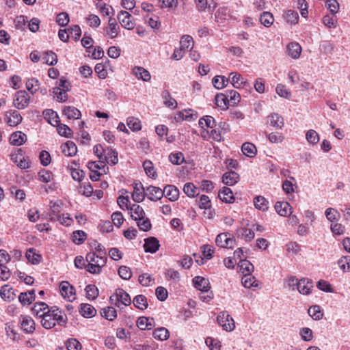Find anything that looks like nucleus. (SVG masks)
Listing matches in <instances>:
<instances>
[{
    "mask_svg": "<svg viewBox=\"0 0 350 350\" xmlns=\"http://www.w3.org/2000/svg\"><path fill=\"white\" fill-rule=\"evenodd\" d=\"M111 303L120 307V304L129 306L131 304V299L129 295L122 288H118L116 293L110 297Z\"/></svg>",
    "mask_w": 350,
    "mask_h": 350,
    "instance_id": "obj_1",
    "label": "nucleus"
},
{
    "mask_svg": "<svg viewBox=\"0 0 350 350\" xmlns=\"http://www.w3.org/2000/svg\"><path fill=\"white\" fill-rule=\"evenodd\" d=\"M217 321L219 325L221 326L223 329L226 331H232L235 327L234 321L233 319L226 311L221 312L218 314L217 317Z\"/></svg>",
    "mask_w": 350,
    "mask_h": 350,
    "instance_id": "obj_2",
    "label": "nucleus"
},
{
    "mask_svg": "<svg viewBox=\"0 0 350 350\" xmlns=\"http://www.w3.org/2000/svg\"><path fill=\"white\" fill-rule=\"evenodd\" d=\"M29 100L30 96L26 91H18L14 98V105L18 109H24L28 106Z\"/></svg>",
    "mask_w": 350,
    "mask_h": 350,
    "instance_id": "obj_3",
    "label": "nucleus"
},
{
    "mask_svg": "<svg viewBox=\"0 0 350 350\" xmlns=\"http://www.w3.org/2000/svg\"><path fill=\"white\" fill-rule=\"evenodd\" d=\"M235 239L231 237L229 233H220L215 239V243L217 246L224 248H232L235 245Z\"/></svg>",
    "mask_w": 350,
    "mask_h": 350,
    "instance_id": "obj_4",
    "label": "nucleus"
},
{
    "mask_svg": "<svg viewBox=\"0 0 350 350\" xmlns=\"http://www.w3.org/2000/svg\"><path fill=\"white\" fill-rule=\"evenodd\" d=\"M59 290L62 297L69 301L75 299V289L68 282H62L59 285Z\"/></svg>",
    "mask_w": 350,
    "mask_h": 350,
    "instance_id": "obj_5",
    "label": "nucleus"
},
{
    "mask_svg": "<svg viewBox=\"0 0 350 350\" xmlns=\"http://www.w3.org/2000/svg\"><path fill=\"white\" fill-rule=\"evenodd\" d=\"M133 192L132 193V198L135 202H142L145 197V189L140 181H135L133 183Z\"/></svg>",
    "mask_w": 350,
    "mask_h": 350,
    "instance_id": "obj_6",
    "label": "nucleus"
},
{
    "mask_svg": "<svg viewBox=\"0 0 350 350\" xmlns=\"http://www.w3.org/2000/svg\"><path fill=\"white\" fill-rule=\"evenodd\" d=\"M146 196L151 201H157L164 196V191L158 187L149 186L146 189Z\"/></svg>",
    "mask_w": 350,
    "mask_h": 350,
    "instance_id": "obj_7",
    "label": "nucleus"
},
{
    "mask_svg": "<svg viewBox=\"0 0 350 350\" xmlns=\"http://www.w3.org/2000/svg\"><path fill=\"white\" fill-rule=\"evenodd\" d=\"M118 18L121 25L127 29H133L135 27V23L132 21V16L126 11H121L118 16Z\"/></svg>",
    "mask_w": 350,
    "mask_h": 350,
    "instance_id": "obj_8",
    "label": "nucleus"
},
{
    "mask_svg": "<svg viewBox=\"0 0 350 350\" xmlns=\"http://www.w3.org/2000/svg\"><path fill=\"white\" fill-rule=\"evenodd\" d=\"M127 210L130 211L131 217L135 221L144 219L146 216L143 208L138 204H131L127 206Z\"/></svg>",
    "mask_w": 350,
    "mask_h": 350,
    "instance_id": "obj_9",
    "label": "nucleus"
},
{
    "mask_svg": "<svg viewBox=\"0 0 350 350\" xmlns=\"http://www.w3.org/2000/svg\"><path fill=\"white\" fill-rule=\"evenodd\" d=\"M23 120L21 114L16 111H10L5 114V120L11 126L19 124Z\"/></svg>",
    "mask_w": 350,
    "mask_h": 350,
    "instance_id": "obj_10",
    "label": "nucleus"
},
{
    "mask_svg": "<svg viewBox=\"0 0 350 350\" xmlns=\"http://www.w3.org/2000/svg\"><path fill=\"white\" fill-rule=\"evenodd\" d=\"M193 282L194 286L202 292H208L211 288L208 280L203 277L196 276Z\"/></svg>",
    "mask_w": 350,
    "mask_h": 350,
    "instance_id": "obj_11",
    "label": "nucleus"
},
{
    "mask_svg": "<svg viewBox=\"0 0 350 350\" xmlns=\"http://www.w3.org/2000/svg\"><path fill=\"white\" fill-rule=\"evenodd\" d=\"M144 247L146 252L155 253L160 246L159 242L155 237L146 239Z\"/></svg>",
    "mask_w": 350,
    "mask_h": 350,
    "instance_id": "obj_12",
    "label": "nucleus"
},
{
    "mask_svg": "<svg viewBox=\"0 0 350 350\" xmlns=\"http://www.w3.org/2000/svg\"><path fill=\"white\" fill-rule=\"evenodd\" d=\"M163 191H164V196L172 202L177 200L179 197V190L174 185H166Z\"/></svg>",
    "mask_w": 350,
    "mask_h": 350,
    "instance_id": "obj_13",
    "label": "nucleus"
},
{
    "mask_svg": "<svg viewBox=\"0 0 350 350\" xmlns=\"http://www.w3.org/2000/svg\"><path fill=\"white\" fill-rule=\"evenodd\" d=\"M21 327L26 333H32L35 330L34 321L28 316L21 317Z\"/></svg>",
    "mask_w": 350,
    "mask_h": 350,
    "instance_id": "obj_14",
    "label": "nucleus"
},
{
    "mask_svg": "<svg viewBox=\"0 0 350 350\" xmlns=\"http://www.w3.org/2000/svg\"><path fill=\"white\" fill-rule=\"evenodd\" d=\"M275 209L280 215L283 217L291 214V207L287 202H277L275 204Z\"/></svg>",
    "mask_w": 350,
    "mask_h": 350,
    "instance_id": "obj_15",
    "label": "nucleus"
},
{
    "mask_svg": "<svg viewBox=\"0 0 350 350\" xmlns=\"http://www.w3.org/2000/svg\"><path fill=\"white\" fill-rule=\"evenodd\" d=\"M313 285L312 282L308 279H301L299 280V285L297 288V291L303 295H309L311 292V289L312 288Z\"/></svg>",
    "mask_w": 350,
    "mask_h": 350,
    "instance_id": "obj_16",
    "label": "nucleus"
},
{
    "mask_svg": "<svg viewBox=\"0 0 350 350\" xmlns=\"http://www.w3.org/2000/svg\"><path fill=\"white\" fill-rule=\"evenodd\" d=\"M218 196L222 202L226 203H232L234 200L232 190L226 187H224L222 189L219 191Z\"/></svg>",
    "mask_w": 350,
    "mask_h": 350,
    "instance_id": "obj_17",
    "label": "nucleus"
},
{
    "mask_svg": "<svg viewBox=\"0 0 350 350\" xmlns=\"http://www.w3.org/2000/svg\"><path fill=\"white\" fill-rule=\"evenodd\" d=\"M103 161L113 165L117 164L118 162V152L113 148L107 147V150L105 153Z\"/></svg>",
    "mask_w": 350,
    "mask_h": 350,
    "instance_id": "obj_18",
    "label": "nucleus"
},
{
    "mask_svg": "<svg viewBox=\"0 0 350 350\" xmlns=\"http://www.w3.org/2000/svg\"><path fill=\"white\" fill-rule=\"evenodd\" d=\"M62 152L68 157L75 156L77 152V148L76 144L72 141H68L65 144H62Z\"/></svg>",
    "mask_w": 350,
    "mask_h": 350,
    "instance_id": "obj_19",
    "label": "nucleus"
},
{
    "mask_svg": "<svg viewBox=\"0 0 350 350\" xmlns=\"http://www.w3.org/2000/svg\"><path fill=\"white\" fill-rule=\"evenodd\" d=\"M27 140V136L21 131L13 133L10 137V144L14 146H21Z\"/></svg>",
    "mask_w": 350,
    "mask_h": 350,
    "instance_id": "obj_20",
    "label": "nucleus"
},
{
    "mask_svg": "<svg viewBox=\"0 0 350 350\" xmlns=\"http://www.w3.org/2000/svg\"><path fill=\"white\" fill-rule=\"evenodd\" d=\"M109 27L107 29V33L111 38H115L118 36L120 27L118 25L116 20L113 18H110L108 22Z\"/></svg>",
    "mask_w": 350,
    "mask_h": 350,
    "instance_id": "obj_21",
    "label": "nucleus"
},
{
    "mask_svg": "<svg viewBox=\"0 0 350 350\" xmlns=\"http://www.w3.org/2000/svg\"><path fill=\"white\" fill-rule=\"evenodd\" d=\"M287 53L293 59L299 57L301 53V47L297 42H291L287 45Z\"/></svg>",
    "mask_w": 350,
    "mask_h": 350,
    "instance_id": "obj_22",
    "label": "nucleus"
},
{
    "mask_svg": "<svg viewBox=\"0 0 350 350\" xmlns=\"http://www.w3.org/2000/svg\"><path fill=\"white\" fill-rule=\"evenodd\" d=\"M133 73L137 79L144 81H149L151 79L150 72L143 67H135L133 69Z\"/></svg>",
    "mask_w": 350,
    "mask_h": 350,
    "instance_id": "obj_23",
    "label": "nucleus"
},
{
    "mask_svg": "<svg viewBox=\"0 0 350 350\" xmlns=\"http://www.w3.org/2000/svg\"><path fill=\"white\" fill-rule=\"evenodd\" d=\"M239 179V175L234 171L226 172L223 175V177H222L223 183L225 185H230V186L233 185L236 183H237Z\"/></svg>",
    "mask_w": 350,
    "mask_h": 350,
    "instance_id": "obj_24",
    "label": "nucleus"
},
{
    "mask_svg": "<svg viewBox=\"0 0 350 350\" xmlns=\"http://www.w3.org/2000/svg\"><path fill=\"white\" fill-rule=\"evenodd\" d=\"M18 299L24 306L31 304L35 300V291L31 290L21 293L18 296Z\"/></svg>",
    "mask_w": 350,
    "mask_h": 350,
    "instance_id": "obj_25",
    "label": "nucleus"
},
{
    "mask_svg": "<svg viewBox=\"0 0 350 350\" xmlns=\"http://www.w3.org/2000/svg\"><path fill=\"white\" fill-rule=\"evenodd\" d=\"M51 312L55 320V323L57 321L60 325H66L67 317L63 312L59 310V309L56 307H53Z\"/></svg>",
    "mask_w": 350,
    "mask_h": 350,
    "instance_id": "obj_26",
    "label": "nucleus"
},
{
    "mask_svg": "<svg viewBox=\"0 0 350 350\" xmlns=\"http://www.w3.org/2000/svg\"><path fill=\"white\" fill-rule=\"evenodd\" d=\"M268 118L270 125L278 129H282L283 128L284 125V119L278 113H271Z\"/></svg>",
    "mask_w": 350,
    "mask_h": 350,
    "instance_id": "obj_27",
    "label": "nucleus"
},
{
    "mask_svg": "<svg viewBox=\"0 0 350 350\" xmlns=\"http://www.w3.org/2000/svg\"><path fill=\"white\" fill-rule=\"evenodd\" d=\"M63 113L68 119H79L81 116V111L72 106L65 107Z\"/></svg>",
    "mask_w": 350,
    "mask_h": 350,
    "instance_id": "obj_28",
    "label": "nucleus"
},
{
    "mask_svg": "<svg viewBox=\"0 0 350 350\" xmlns=\"http://www.w3.org/2000/svg\"><path fill=\"white\" fill-rule=\"evenodd\" d=\"M80 313L86 318H91L96 314V309L89 304H82L80 307Z\"/></svg>",
    "mask_w": 350,
    "mask_h": 350,
    "instance_id": "obj_29",
    "label": "nucleus"
},
{
    "mask_svg": "<svg viewBox=\"0 0 350 350\" xmlns=\"http://www.w3.org/2000/svg\"><path fill=\"white\" fill-rule=\"evenodd\" d=\"M41 318V323L44 328L51 329L55 325V320L51 310L46 311Z\"/></svg>",
    "mask_w": 350,
    "mask_h": 350,
    "instance_id": "obj_30",
    "label": "nucleus"
},
{
    "mask_svg": "<svg viewBox=\"0 0 350 350\" xmlns=\"http://www.w3.org/2000/svg\"><path fill=\"white\" fill-rule=\"evenodd\" d=\"M241 150L245 156L250 158L254 157L257 153L255 145L250 142L243 143L241 146Z\"/></svg>",
    "mask_w": 350,
    "mask_h": 350,
    "instance_id": "obj_31",
    "label": "nucleus"
},
{
    "mask_svg": "<svg viewBox=\"0 0 350 350\" xmlns=\"http://www.w3.org/2000/svg\"><path fill=\"white\" fill-rule=\"evenodd\" d=\"M44 118L52 125L57 124L59 122L57 113L52 109H46L43 111Z\"/></svg>",
    "mask_w": 350,
    "mask_h": 350,
    "instance_id": "obj_32",
    "label": "nucleus"
},
{
    "mask_svg": "<svg viewBox=\"0 0 350 350\" xmlns=\"http://www.w3.org/2000/svg\"><path fill=\"white\" fill-rule=\"evenodd\" d=\"M240 271L243 274L252 273L254 271V265L247 260H241L239 262Z\"/></svg>",
    "mask_w": 350,
    "mask_h": 350,
    "instance_id": "obj_33",
    "label": "nucleus"
},
{
    "mask_svg": "<svg viewBox=\"0 0 350 350\" xmlns=\"http://www.w3.org/2000/svg\"><path fill=\"white\" fill-rule=\"evenodd\" d=\"M48 308L49 306L46 303L38 302L34 304L31 310L36 316L41 318L45 314V310L48 309Z\"/></svg>",
    "mask_w": 350,
    "mask_h": 350,
    "instance_id": "obj_34",
    "label": "nucleus"
},
{
    "mask_svg": "<svg viewBox=\"0 0 350 350\" xmlns=\"http://www.w3.org/2000/svg\"><path fill=\"white\" fill-rule=\"evenodd\" d=\"M215 105L221 109H228L229 104L228 97L226 94H217L215 98Z\"/></svg>",
    "mask_w": 350,
    "mask_h": 350,
    "instance_id": "obj_35",
    "label": "nucleus"
},
{
    "mask_svg": "<svg viewBox=\"0 0 350 350\" xmlns=\"http://www.w3.org/2000/svg\"><path fill=\"white\" fill-rule=\"evenodd\" d=\"M152 321L153 319H150L145 317H141L137 321V325L142 330L151 329L152 327Z\"/></svg>",
    "mask_w": 350,
    "mask_h": 350,
    "instance_id": "obj_36",
    "label": "nucleus"
},
{
    "mask_svg": "<svg viewBox=\"0 0 350 350\" xmlns=\"http://www.w3.org/2000/svg\"><path fill=\"white\" fill-rule=\"evenodd\" d=\"M100 314L103 317L111 321L117 317L116 310L113 307L110 306L103 308L100 311Z\"/></svg>",
    "mask_w": 350,
    "mask_h": 350,
    "instance_id": "obj_37",
    "label": "nucleus"
},
{
    "mask_svg": "<svg viewBox=\"0 0 350 350\" xmlns=\"http://www.w3.org/2000/svg\"><path fill=\"white\" fill-rule=\"evenodd\" d=\"M242 284L245 288H250L252 286L257 287L258 284L255 278L251 273L245 274L242 278Z\"/></svg>",
    "mask_w": 350,
    "mask_h": 350,
    "instance_id": "obj_38",
    "label": "nucleus"
},
{
    "mask_svg": "<svg viewBox=\"0 0 350 350\" xmlns=\"http://www.w3.org/2000/svg\"><path fill=\"white\" fill-rule=\"evenodd\" d=\"M133 302L134 306L139 310H144L148 307L147 299L143 295H138L135 296Z\"/></svg>",
    "mask_w": 350,
    "mask_h": 350,
    "instance_id": "obj_39",
    "label": "nucleus"
},
{
    "mask_svg": "<svg viewBox=\"0 0 350 350\" xmlns=\"http://www.w3.org/2000/svg\"><path fill=\"white\" fill-rule=\"evenodd\" d=\"M254 204L256 208L265 211L268 209V201L261 196H258L254 198Z\"/></svg>",
    "mask_w": 350,
    "mask_h": 350,
    "instance_id": "obj_40",
    "label": "nucleus"
},
{
    "mask_svg": "<svg viewBox=\"0 0 350 350\" xmlns=\"http://www.w3.org/2000/svg\"><path fill=\"white\" fill-rule=\"evenodd\" d=\"M229 82V79L226 78L224 76H215L212 80L213 85L218 90L222 89L227 85Z\"/></svg>",
    "mask_w": 350,
    "mask_h": 350,
    "instance_id": "obj_41",
    "label": "nucleus"
},
{
    "mask_svg": "<svg viewBox=\"0 0 350 350\" xmlns=\"http://www.w3.org/2000/svg\"><path fill=\"white\" fill-rule=\"evenodd\" d=\"M199 125L206 129H213L216 126L215 119L211 116H205L199 120Z\"/></svg>",
    "mask_w": 350,
    "mask_h": 350,
    "instance_id": "obj_42",
    "label": "nucleus"
},
{
    "mask_svg": "<svg viewBox=\"0 0 350 350\" xmlns=\"http://www.w3.org/2000/svg\"><path fill=\"white\" fill-rule=\"evenodd\" d=\"M0 295L4 300L10 301L14 299V289L12 288H9L8 285H4L1 287Z\"/></svg>",
    "mask_w": 350,
    "mask_h": 350,
    "instance_id": "obj_43",
    "label": "nucleus"
},
{
    "mask_svg": "<svg viewBox=\"0 0 350 350\" xmlns=\"http://www.w3.org/2000/svg\"><path fill=\"white\" fill-rule=\"evenodd\" d=\"M88 167L91 172H98V170H103L105 173L106 164L105 161L99 160L98 162L90 161L88 163Z\"/></svg>",
    "mask_w": 350,
    "mask_h": 350,
    "instance_id": "obj_44",
    "label": "nucleus"
},
{
    "mask_svg": "<svg viewBox=\"0 0 350 350\" xmlns=\"http://www.w3.org/2000/svg\"><path fill=\"white\" fill-rule=\"evenodd\" d=\"M180 47L185 51L192 49L193 46V40L192 37L189 35L183 36L180 39Z\"/></svg>",
    "mask_w": 350,
    "mask_h": 350,
    "instance_id": "obj_45",
    "label": "nucleus"
},
{
    "mask_svg": "<svg viewBox=\"0 0 350 350\" xmlns=\"http://www.w3.org/2000/svg\"><path fill=\"white\" fill-rule=\"evenodd\" d=\"M229 80L231 79V83L235 88H239L241 85L244 83L243 78L241 75L237 72H231L229 75Z\"/></svg>",
    "mask_w": 350,
    "mask_h": 350,
    "instance_id": "obj_46",
    "label": "nucleus"
},
{
    "mask_svg": "<svg viewBox=\"0 0 350 350\" xmlns=\"http://www.w3.org/2000/svg\"><path fill=\"white\" fill-rule=\"evenodd\" d=\"M154 338L160 340H165L170 336L169 331L165 327H160L153 332Z\"/></svg>",
    "mask_w": 350,
    "mask_h": 350,
    "instance_id": "obj_47",
    "label": "nucleus"
},
{
    "mask_svg": "<svg viewBox=\"0 0 350 350\" xmlns=\"http://www.w3.org/2000/svg\"><path fill=\"white\" fill-rule=\"evenodd\" d=\"M260 21L265 27H269L273 23L274 18L271 13L264 12L260 15Z\"/></svg>",
    "mask_w": 350,
    "mask_h": 350,
    "instance_id": "obj_48",
    "label": "nucleus"
},
{
    "mask_svg": "<svg viewBox=\"0 0 350 350\" xmlns=\"http://www.w3.org/2000/svg\"><path fill=\"white\" fill-rule=\"evenodd\" d=\"M53 94L57 101L65 102L68 99L67 92L62 90L60 87L54 88Z\"/></svg>",
    "mask_w": 350,
    "mask_h": 350,
    "instance_id": "obj_49",
    "label": "nucleus"
},
{
    "mask_svg": "<svg viewBox=\"0 0 350 350\" xmlns=\"http://www.w3.org/2000/svg\"><path fill=\"white\" fill-rule=\"evenodd\" d=\"M308 313L314 320H320L323 317V312L318 305L310 307Z\"/></svg>",
    "mask_w": 350,
    "mask_h": 350,
    "instance_id": "obj_50",
    "label": "nucleus"
},
{
    "mask_svg": "<svg viewBox=\"0 0 350 350\" xmlns=\"http://www.w3.org/2000/svg\"><path fill=\"white\" fill-rule=\"evenodd\" d=\"M143 167L144 169V171L147 176L152 178H155L157 176L156 171L154 170L153 163L149 161L146 160L143 163Z\"/></svg>",
    "mask_w": 350,
    "mask_h": 350,
    "instance_id": "obj_51",
    "label": "nucleus"
},
{
    "mask_svg": "<svg viewBox=\"0 0 350 350\" xmlns=\"http://www.w3.org/2000/svg\"><path fill=\"white\" fill-rule=\"evenodd\" d=\"M57 130L60 135L65 137L70 138L72 136V130L64 124H57Z\"/></svg>",
    "mask_w": 350,
    "mask_h": 350,
    "instance_id": "obj_52",
    "label": "nucleus"
},
{
    "mask_svg": "<svg viewBox=\"0 0 350 350\" xmlns=\"http://www.w3.org/2000/svg\"><path fill=\"white\" fill-rule=\"evenodd\" d=\"M43 59L44 62L49 66L55 65L57 62V55L51 51L45 52Z\"/></svg>",
    "mask_w": 350,
    "mask_h": 350,
    "instance_id": "obj_53",
    "label": "nucleus"
},
{
    "mask_svg": "<svg viewBox=\"0 0 350 350\" xmlns=\"http://www.w3.org/2000/svg\"><path fill=\"white\" fill-rule=\"evenodd\" d=\"M226 94L228 97V103L230 102L232 105H235L241 100L240 94L235 90H227Z\"/></svg>",
    "mask_w": 350,
    "mask_h": 350,
    "instance_id": "obj_54",
    "label": "nucleus"
},
{
    "mask_svg": "<svg viewBox=\"0 0 350 350\" xmlns=\"http://www.w3.org/2000/svg\"><path fill=\"white\" fill-rule=\"evenodd\" d=\"M338 265L340 269L344 272H348L350 271V256H345L341 257L338 260Z\"/></svg>",
    "mask_w": 350,
    "mask_h": 350,
    "instance_id": "obj_55",
    "label": "nucleus"
},
{
    "mask_svg": "<svg viewBox=\"0 0 350 350\" xmlns=\"http://www.w3.org/2000/svg\"><path fill=\"white\" fill-rule=\"evenodd\" d=\"M126 124L129 128L133 131L141 130V122L137 118L129 117L127 118Z\"/></svg>",
    "mask_w": 350,
    "mask_h": 350,
    "instance_id": "obj_56",
    "label": "nucleus"
},
{
    "mask_svg": "<svg viewBox=\"0 0 350 350\" xmlns=\"http://www.w3.org/2000/svg\"><path fill=\"white\" fill-rule=\"evenodd\" d=\"M85 292L87 298L89 299H94L98 296V289L93 284L86 286Z\"/></svg>",
    "mask_w": 350,
    "mask_h": 350,
    "instance_id": "obj_57",
    "label": "nucleus"
},
{
    "mask_svg": "<svg viewBox=\"0 0 350 350\" xmlns=\"http://www.w3.org/2000/svg\"><path fill=\"white\" fill-rule=\"evenodd\" d=\"M163 98L164 99V104L167 107L175 109L177 107L176 100L171 97L170 93L167 91L163 92Z\"/></svg>",
    "mask_w": 350,
    "mask_h": 350,
    "instance_id": "obj_58",
    "label": "nucleus"
},
{
    "mask_svg": "<svg viewBox=\"0 0 350 350\" xmlns=\"http://www.w3.org/2000/svg\"><path fill=\"white\" fill-rule=\"evenodd\" d=\"M306 138L308 143L313 145L317 144L320 139L317 132L312 129L307 131L306 134Z\"/></svg>",
    "mask_w": 350,
    "mask_h": 350,
    "instance_id": "obj_59",
    "label": "nucleus"
},
{
    "mask_svg": "<svg viewBox=\"0 0 350 350\" xmlns=\"http://www.w3.org/2000/svg\"><path fill=\"white\" fill-rule=\"evenodd\" d=\"M228 16V11L227 8L221 7L218 8L215 14V19L217 22L222 23L225 21Z\"/></svg>",
    "mask_w": 350,
    "mask_h": 350,
    "instance_id": "obj_60",
    "label": "nucleus"
},
{
    "mask_svg": "<svg viewBox=\"0 0 350 350\" xmlns=\"http://www.w3.org/2000/svg\"><path fill=\"white\" fill-rule=\"evenodd\" d=\"M285 19L288 23L295 24L299 20L298 13L296 11L289 10L285 13Z\"/></svg>",
    "mask_w": 350,
    "mask_h": 350,
    "instance_id": "obj_61",
    "label": "nucleus"
},
{
    "mask_svg": "<svg viewBox=\"0 0 350 350\" xmlns=\"http://www.w3.org/2000/svg\"><path fill=\"white\" fill-rule=\"evenodd\" d=\"M170 162L174 165H180L183 163L185 158L183 154L180 152L176 153H171L169 155Z\"/></svg>",
    "mask_w": 350,
    "mask_h": 350,
    "instance_id": "obj_62",
    "label": "nucleus"
},
{
    "mask_svg": "<svg viewBox=\"0 0 350 350\" xmlns=\"http://www.w3.org/2000/svg\"><path fill=\"white\" fill-rule=\"evenodd\" d=\"M72 241L76 244H81L86 239V234L82 230H77L72 233Z\"/></svg>",
    "mask_w": 350,
    "mask_h": 350,
    "instance_id": "obj_63",
    "label": "nucleus"
},
{
    "mask_svg": "<svg viewBox=\"0 0 350 350\" xmlns=\"http://www.w3.org/2000/svg\"><path fill=\"white\" fill-rule=\"evenodd\" d=\"M205 343L211 350H220L221 344L217 339L208 337L205 340Z\"/></svg>",
    "mask_w": 350,
    "mask_h": 350,
    "instance_id": "obj_64",
    "label": "nucleus"
}]
</instances>
